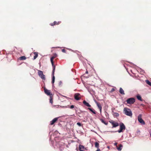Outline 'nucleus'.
I'll list each match as a JSON object with an SVG mask.
<instances>
[{"mask_svg": "<svg viewBox=\"0 0 151 151\" xmlns=\"http://www.w3.org/2000/svg\"><path fill=\"white\" fill-rule=\"evenodd\" d=\"M57 57V55L56 54H55L53 55V56H52L50 58V61L52 65V67L53 68V69L52 71V83L54 85V83L55 82V77L54 76V73L55 71V66L54 64V61L53 60L54 59L56 58Z\"/></svg>", "mask_w": 151, "mask_h": 151, "instance_id": "1", "label": "nucleus"}, {"mask_svg": "<svg viewBox=\"0 0 151 151\" xmlns=\"http://www.w3.org/2000/svg\"><path fill=\"white\" fill-rule=\"evenodd\" d=\"M123 112L124 114L126 115L131 116H132V114L131 110L128 108H124L123 110Z\"/></svg>", "mask_w": 151, "mask_h": 151, "instance_id": "2", "label": "nucleus"}, {"mask_svg": "<svg viewBox=\"0 0 151 151\" xmlns=\"http://www.w3.org/2000/svg\"><path fill=\"white\" fill-rule=\"evenodd\" d=\"M135 100L134 98H130L128 99L126 101L127 104H133L135 102Z\"/></svg>", "mask_w": 151, "mask_h": 151, "instance_id": "3", "label": "nucleus"}, {"mask_svg": "<svg viewBox=\"0 0 151 151\" xmlns=\"http://www.w3.org/2000/svg\"><path fill=\"white\" fill-rule=\"evenodd\" d=\"M38 74L39 76L42 79L45 80V76L43 74V73L42 71L38 70Z\"/></svg>", "mask_w": 151, "mask_h": 151, "instance_id": "4", "label": "nucleus"}, {"mask_svg": "<svg viewBox=\"0 0 151 151\" xmlns=\"http://www.w3.org/2000/svg\"><path fill=\"white\" fill-rule=\"evenodd\" d=\"M109 122L112 125V128L117 127L119 125V124L118 123L116 122L113 120H111L109 121Z\"/></svg>", "mask_w": 151, "mask_h": 151, "instance_id": "5", "label": "nucleus"}, {"mask_svg": "<svg viewBox=\"0 0 151 151\" xmlns=\"http://www.w3.org/2000/svg\"><path fill=\"white\" fill-rule=\"evenodd\" d=\"M142 115L141 114H139L137 118L138 121L142 124H145V123L144 121L142 118Z\"/></svg>", "mask_w": 151, "mask_h": 151, "instance_id": "6", "label": "nucleus"}, {"mask_svg": "<svg viewBox=\"0 0 151 151\" xmlns=\"http://www.w3.org/2000/svg\"><path fill=\"white\" fill-rule=\"evenodd\" d=\"M74 98L76 100H79L81 99V95L79 93H76L74 94Z\"/></svg>", "mask_w": 151, "mask_h": 151, "instance_id": "7", "label": "nucleus"}, {"mask_svg": "<svg viewBox=\"0 0 151 151\" xmlns=\"http://www.w3.org/2000/svg\"><path fill=\"white\" fill-rule=\"evenodd\" d=\"M125 129V127L124 124L122 123L120 125V129H119L118 131V132L119 133H120L121 132H123V130H124Z\"/></svg>", "mask_w": 151, "mask_h": 151, "instance_id": "8", "label": "nucleus"}, {"mask_svg": "<svg viewBox=\"0 0 151 151\" xmlns=\"http://www.w3.org/2000/svg\"><path fill=\"white\" fill-rule=\"evenodd\" d=\"M44 92L45 94L48 96H50V97H52L53 95L51 93L50 91L48 90L45 88H44Z\"/></svg>", "mask_w": 151, "mask_h": 151, "instance_id": "9", "label": "nucleus"}, {"mask_svg": "<svg viewBox=\"0 0 151 151\" xmlns=\"http://www.w3.org/2000/svg\"><path fill=\"white\" fill-rule=\"evenodd\" d=\"M95 103L96 104L97 106L98 107L99 109L100 113H101V109H102V107L101 106V104L100 103L98 102H97L96 101H95Z\"/></svg>", "mask_w": 151, "mask_h": 151, "instance_id": "10", "label": "nucleus"}, {"mask_svg": "<svg viewBox=\"0 0 151 151\" xmlns=\"http://www.w3.org/2000/svg\"><path fill=\"white\" fill-rule=\"evenodd\" d=\"M58 117H56L54 118L50 122V124L51 125L53 124L58 120Z\"/></svg>", "mask_w": 151, "mask_h": 151, "instance_id": "11", "label": "nucleus"}, {"mask_svg": "<svg viewBox=\"0 0 151 151\" xmlns=\"http://www.w3.org/2000/svg\"><path fill=\"white\" fill-rule=\"evenodd\" d=\"M61 23V22L54 21L53 23H51L50 25L51 26H53L55 25H58Z\"/></svg>", "mask_w": 151, "mask_h": 151, "instance_id": "12", "label": "nucleus"}, {"mask_svg": "<svg viewBox=\"0 0 151 151\" xmlns=\"http://www.w3.org/2000/svg\"><path fill=\"white\" fill-rule=\"evenodd\" d=\"M79 150L80 151H84V147L83 145H80L79 146Z\"/></svg>", "mask_w": 151, "mask_h": 151, "instance_id": "13", "label": "nucleus"}, {"mask_svg": "<svg viewBox=\"0 0 151 151\" xmlns=\"http://www.w3.org/2000/svg\"><path fill=\"white\" fill-rule=\"evenodd\" d=\"M83 104L86 106L88 107H91V105H90L88 103H87L86 101L84 100L83 101Z\"/></svg>", "mask_w": 151, "mask_h": 151, "instance_id": "14", "label": "nucleus"}, {"mask_svg": "<svg viewBox=\"0 0 151 151\" xmlns=\"http://www.w3.org/2000/svg\"><path fill=\"white\" fill-rule=\"evenodd\" d=\"M119 92V93L122 94L124 95L125 94L124 91L122 88H120Z\"/></svg>", "mask_w": 151, "mask_h": 151, "instance_id": "15", "label": "nucleus"}, {"mask_svg": "<svg viewBox=\"0 0 151 151\" xmlns=\"http://www.w3.org/2000/svg\"><path fill=\"white\" fill-rule=\"evenodd\" d=\"M119 147H117V148L118 151H120L121 150L123 146L121 144L119 145Z\"/></svg>", "mask_w": 151, "mask_h": 151, "instance_id": "16", "label": "nucleus"}, {"mask_svg": "<svg viewBox=\"0 0 151 151\" xmlns=\"http://www.w3.org/2000/svg\"><path fill=\"white\" fill-rule=\"evenodd\" d=\"M100 120L102 123H104L106 125H107L108 124V122L104 121V119H100Z\"/></svg>", "mask_w": 151, "mask_h": 151, "instance_id": "17", "label": "nucleus"}, {"mask_svg": "<svg viewBox=\"0 0 151 151\" xmlns=\"http://www.w3.org/2000/svg\"><path fill=\"white\" fill-rule=\"evenodd\" d=\"M26 58L24 56H21L19 58V59L20 60H26Z\"/></svg>", "mask_w": 151, "mask_h": 151, "instance_id": "18", "label": "nucleus"}, {"mask_svg": "<svg viewBox=\"0 0 151 151\" xmlns=\"http://www.w3.org/2000/svg\"><path fill=\"white\" fill-rule=\"evenodd\" d=\"M113 115L114 117H117L119 116V114L116 112H114Z\"/></svg>", "mask_w": 151, "mask_h": 151, "instance_id": "19", "label": "nucleus"}, {"mask_svg": "<svg viewBox=\"0 0 151 151\" xmlns=\"http://www.w3.org/2000/svg\"><path fill=\"white\" fill-rule=\"evenodd\" d=\"M137 98L138 100L141 101H142L143 100L142 99V97L141 96H140L139 95H137Z\"/></svg>", "mask_w": 151, "mask_h": 151, "instance_id": "20", "label": "nucleus"}, {"mask_svg": "<svg viewBox=\"0 0 151 151\" xmlns=\"http://www.w3.org/2000/svg\"><path fill=\"white\" fill-rule=\"evenodd\" d=\"M88 109L90 111L92 112L93 114H96V112L94 109H93L91 108H88Z\"/></svg>", "mask_w": 151, "mask_h": 151, "instance_id": "21", "label": "nucleus"}, {"mask_svg": "<svg viewBox=\"0 0 151 151\" xmlns=\"http://www.w3.org/2000/svg\"><path fill=\"white\" fill-rule=\"evenodd\" d=\"M34 54L35 55V56L34 57V59L35 60L38 57V55L37 52H34Z\"/></svg>", "mask_w": 151, "mask_h": 151, "instance_id": "22", "label": "nucleus"}, {"mask_svg": "<svg viewBox=\"0 0 151 151\" xmlns=\"http://www.w3.org/2000/svg\"><path fill=\"white\" fill-rule=\"evenodd\" d=\"M95 147L97 148H99V144L97 142H96L95 143Z\"/></svg>", "mask_w": 151, "mask_h": 151, "instance_id": "23", "label": "nucleus"}, {"mask_svg": "<svg viewBox=\"0 0 151 151\" xmlns=\"http://www.w3.org/2000/svg\"><path fill=\"white\" fill-rule=\"evenodd\" d=\"M145 81H146V83L149 85L150 86H151V82H150L149 80H146Z\"/></svg>", "mask_w": 151, "mask_h": 151, "instance_id": "24", "label": "nucleus"}, {"mask_svg": "<svg viewBox=\"0 0 151 151\" xmlns=\"http://www.w3.org/2000/svg\"><path fill=\"white\" fill-rule=\"evenodd\" d=\"M50 102L51 104H52L53 103V99L52 98V97H50Z\"/></svg>", "mask_w": 151, "mask_h": 151, "instance_id": "25", "label": "nucleus"}, {"mask_svg": "<svg viewBox=\"0 0 151 151\" xmlns=\"http://www.w3.org/2000/svg\"><path fill=\"white\" fill-rule=\"evenodd\" d=\"M62 84V82L61 81H59L58 83L59 86H61V85Z\"/></svg>", "mask_w": 151, "mask_h": 151, "instance_id": "26", "label": "nucleus"}, {"mask_svg": "<svg viewBox=\"0 0 151 151\" xmlns=\"http://www.w3.org/2000/svg\"><path fill=\"white\" fill-rule=\"evenodd\" d=\"M77 125H78V126H79V127L81 126V125H82L81 124L80 122L77 123Z\"/></svg>", "mask_w": 151, "mask_h": 151, "instance_id": "27", "label": "nucleus"}, {"mask_svg": "<svg viewBox=\"0 0 151 151\" xmlns=\"http://www.w3.org/2000/svg\"><path fill=\"white\" fill-rule=\"evenodd\" d=\"M74 107V105H72L71 106H70V108L71 109H72Z\"/></svg>", "mask_w": 151, "mask_h": 151, "instance_id": "28", "label": "nucleus"}, {"mask_svg": "<svg viewBox=\"0 0 151 151\" xmlns=\"http://www.w3.org/2000/svg\"><path fill=\"white\" fill-rule=\"evenodd\" d=\"M62 51L63 52L65 53V49H63L62 50Z\"/></svg>", "mask_w": 151, "mask_h": 151, "instance_id": "29", "label": "nucleus"}, {"mask_svg": "<svg viewBox=\"0 0 151 151\" xmlns=\"http://www.w3.org/2000/svg\"><path fill=\"white\" fill-rule=\"evenodd\" d=\"M115 91V89L114 88H112L111 90V92H113Z\"/></svg>", "mask_w": 151, "mask_h": 151, "instance_id": "30", "label": "nucleus"}, {"mask_svg": "<svg viewBox=\"0 0 151 151\" xmlns=\"http://www.w3.org/2000/svg\"><path fill=\"white\" fill-rule=\"evenodd\" d=\"M117 142H115L114 143V145L116 146L117 147Z\"/></svg>", "mask_w": 151, "mask_h": 151, "instance_id": "31", "label": "nucleus"}, {"mask_svg": "<svg viewBox=\"0 0 151 151\" xmlns=\"http://www.w3.org/2000/svg\"><path fill=\"white\" fill-rule=\"evenodd\" d=\"M98 149V150L96 151H100V150L99 148Z\"/></svg>", "mask_w": 151, "mask_h": 151, "instance_id": "32", "label": "nucleus"}, {"mask_svg": "<svg viewBox=\"0 0 151 151\" xmlns=\"http://www.w3.org/2000/svg\"><path fill=\"white\" fill-rule=\"evenodd\" d=\"M86 73L87 74V73H88V71H86Z\"/></svg>", "mask_w": 151, "mask_h": 151, "instance_id": "33", "label": "nucleus"}, {"mask_svg": "<svg viewBox=\"0 0 151 151\" xmlns=\"http://www.w3.org/2000/svg\"><path fill=\"white\" fill-rule=\"evenodd\" d=\"M150 137H151V133L150 134Z\"/></svg>", "mask_w": 151, "mask_h": 151, "instance_id": "34", "label": "nucleus"}]
</instances>
